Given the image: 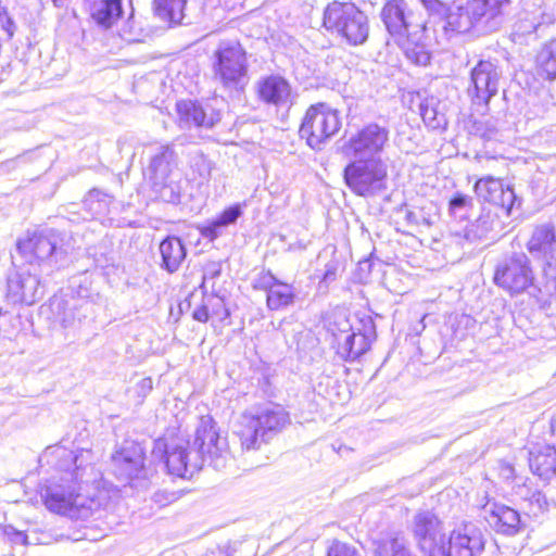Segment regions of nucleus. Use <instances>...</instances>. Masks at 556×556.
<instances>
[{
	"instance_id": "f257e3e1",
	"label": "nucleus",
	"mask_w": 556,
	"mask_h": 556,
	"mask_svg": "<svg viewBox=\"0 0 556 556\" xmlns=\"http://www.w3.org/2000/svg\"><path fill=\"white\" fill-rule=\"evenodd\" d=\"M152 455L163 462L168 472L177 477L192 476L207 463L215 470L226 467L229 457L226 438H222L216 422L203 416L197 427L191 446L181 438H159L153 441Z\"/></svg>"
},
{
	"instance_id": "f03ea898",
	"label": "nucleus",
	"mask_w": 556,
	"mask_h": 556,
	"mask_svg": "<svg viewBox=\"0 0 556 556\" xmlns=\"http://www.w3.org/2000/svg\"><path fill=\"white\" fill-rule=\"evenodd\" d=\"M211 78L217 89L233 98L244 92L249 81V60L236 39L220 40L210 56Z\"/></svg>"
},
{
	"instance_id": "7ed1b4c3",
	"label": "nucleus",
	"mask_w": 556,
	"mask_h": 556,
	"mask_svg": "<svg viewBox=\"0 0 556 556\" xmlns=\"http://www.w3.org/2000/svg\"><path fill=\"white\" fill-rule=\"evenodd\" d=\"M62 233L52 228L27 231L16 242L13 264H23L34 270L50 275L65 260Z\"/></svg>"
},
{
	"instance_id": "20e7f679",
	"label": "nucleus",
	"mask_w": 556,
	"mask_h": 556,
	"mask_svg": "<svg viewBox=\"0 0 556 556\" xmlns=\"http://www.w3.org/2000/svg\"><path fill=\"white\" fill-rule=\"evenodd\" d=\"M290 422L289 413L281 405L270 404L255 414L241 415L236 433L240 438L242 448L258 450Z\"/></svg>"
},
{
	"instance_id": "39448f33",
	"label": "nucleus",
	"mask_w": 556,
	"mask_h": 556,
	"mask_svg": "<svg viewBox=\"0 0 556 556\" xmlns=\"http://www.w3.org/2000/svg\"><path fill=\"white\" fill-rule=\"evenodd\" d=\"M510 0H466L460 1L451 25L457 34L475 31L485 35L496 31L502 24L503 10Z\"/></svg>"
},
{
	"instance_id": "423d86ee",
	"label": "nucleus",
	"mask_w": 556,
	"mask_h": 556,
	"mask_svg": "<svg viewBox=\"0 0 556 556\" xmlns=\"http://www.w3.org/2000/svg\"><path fill=\"white\" fill-rule=\"evenodd\" d=\"M41 497L46 507L55 514L67 516L75 520H88L101 518L100 503L93 498L76 492L72 483H50L41 491Z\"/></svg>"
},
{
	"instance_id": "0eeeda50",
	"label": "nucleus",
	"mask_w": 556,
	"mask_h": 556,
	"mask_svg": "<svg viewBox=\"0 0 556 556\" xmlns=\"http://www.w3.org/2000/svg\"><path fill=\"white\" fill-rule=\"evenodd\" d=\"M143 442L125 440L111 456V469L118 481L135 489H147L154 470L146 465Z\"/></svg>"
},
{
	"instance_id": "6e6552de",
	"label": "nucleus",
	"mask_w": 556,
	"mask_h": 556,
	"mask_svg": "<svg viewBox=\"0 0 556 556\" xmlns=\"http://www.w3.org/2000/svg\"><path fill=\"white\" fill-rule=\"evenodd\" d=\"M323 25L351 46L364 45L369 36L368 16L351 2L329 3L324 11Z\"/></svg>"
},
{
	"instance_id": "1a4fd4ad",
	"label": "nucleus",
	"mask_w": 556,
	"mask_h": 556,
	"mask_svg": "<svg viewBox=\"0 0 556 556\" xmlns=\"http://www.w3.org/2000/svg\"><path fill=\"white\" fill-rule=\"evenodd\" d=\"M388 161L349 159L343 179L355 195L376 198L388 190Z\"/></svg>"
},
{
	"instance_id": "9d476101",
	"label": "nucleus",
	"mask_w": 556,
	"mask_h": 556,
	"mask_svg": "<svg viewBox=\"0 0 556 556\" xmlns=\"http://www.w3.org/2000/svg\"><path fill=\"white\" fill-rule=\"evenodd\" d=\"M176 166L177 154L169 144L156 148L148 166L151 189L156 198L166 203L176 204L180 201L181 186L174 172Z\"/></svg>"
},
{
	"instance_id": "9b49d317",
	"label": "nucleus",
	"mask_w": 556,
	"mask_h": 556,
	"mask_svg": "<svg viewBox=\"0 0 556 556\" xmlns=\"http://www.w3.org/2000/svg\"><path fill=\"white\" fill-rule=\"evenodd\" d=\"M340 128L338 111L327 103L319 102L307 109L299 134L313 150H321Z\"/></svg>"
},
{
	"instance_id": "f8f14e48",
	"label": "nucleus",
	"mask_w": 556,
	"mask_h": 556,
	"mask_svg": "<svg viewBox=\"0 0 556 556\" xmlns=\"http://www.w3.org/2000/svg\"><path fill=\"white\" fill-rule=\"evenodd\" d=\"M389 140L388 127L369 123L348 138L342 146V153L348 159L388 161L382 154Z\"/></svg>"
},
{
	"instance_id": "ddd939ff",
	"label": "nucleus",
	"mask_w": 556,
	"mask_h": 556,
	"mask_svg": "<svg viewBox=\"0 0 556 556\" xmlns=\"http://www.w3.org/2000/svg\"><path fill=\"white\" fill-rule=\"evenodd\" d=\"M534 274L528 255L523 252H514L498 262L494 273L496 286L510 294H519L534 286Z\"/></svg>"
},
{
	"instance_id": "4468645a",
	"label": "nucleus",
	"mask_w": 556,
	"mask_h": 556,
	"mask_svg": "<svg viewBox=\"0 0 556 556\" xmlns=\"http://www.w3.org/2000/svg\"><path fill=\"white\" fill-rule=\"evenodd\" d=\"M527 250L535 260L544 261L543 276L545 289L556 295V230L551 223L534 227L527 242Z\"/></svg>"
},
{
	"instance_id": "2eb2a0df",
	"label": "nucleus",
	"mask_w": 556,
	"mask_h": 556,
	"mask_svg": "<svg viewBox=\"0 0 556 556\" xmlns=\"http://www.w3.org/2000/svg\"><path fill=\"white\" fill-rule=\"evenodd\" d=\"M16 270L9 275L7 281V300L12 304L34 305L46 294L42 281L45 273L34 270L23 264H13Z\"/></svg>"
},
{
	"instance_id": "dca6fc26",
	"label": "nucleus",
	"mask_w": 556,
	"mask_h": 556,
	"mask_svg": "<svg viewBox=\"0 0 556 556\" xmlns=\"http://www.w3.org/2000/svg\"><path fill=\"white\" fill-rule=\"evenodd\" d=\"M501 77L497 61L480 60L470 71L468 92L473 103L488 105L497 94Z\"/></svg>"
},
{
	"instance_id": "f3484780",
	"label": "nucleus",
	"mask_w": 556,
	"mask_h": 556,
	"mask_svg": "<svg viewBox=\"0 0 556 556\" xmlns=\"http://www.w3.org/2000/svg\"><path fill=\"white\" fill-rule=\"evenodd\" d=\"M475 192L480 200L496 206L506 216L514 215L521 206V199L514 189L509 186L505 188L502 180L491 176L480 178L475 184Z\"/></svg>"
},
{
	"instance_id": "a211bd4d",
	"label": "nucleus",
	"mask_w": 556,
	"mask_h": 556,
	"mask_svg": "<svg viewBox=\"0 0 556 556\" xmlns=\"http://www.w3.org/2000/svg\"><path fill=\"white\" fill-rule=\"evenodd\" d=\"M482 510L489 527L498 534L515 536L527 528V522L520 513L505 504L489 500Z\"/></svg>"
},
{
	"instance_id": "6ab92c4d",
	"label": "nucleus",
	"mask_w": 556,
	"mask_h": 556,
	"mask_svg": "<svg viewBox=\"0 0 556 556\" xmlns=\"http://www.w3.org/2000/svg\"><path fill=\"white\" fill-rule=\"evenodd\" d=\"M256 99L276 109L290 108L294 96L289 80L280 74L261 76L254 84Z\"/></svg>"
},
{
	"instance_id": "aec40b11",
	"label": "nucleus",
	"mask_w": 556,
	"mask_h": 556,
	"mask_svg": "<svg viewBox=\"0 0 556 556\" xmlns=\"http://www.w3.org/2000/svg\"><path fill=\"white\" fill-rule=\"evenodd\" d=\"M484 546L482 529L473 522H465L452 531L446 556H479Z\"/></svg>"
},
{
	"instance_id": "412c9836",
	"label": "nucleus",
	"mask_w": 556,
	"mask_h": 556,
	"mask_svg": "<svg viewBox=\"0 0 556 556\" xmlns=\"http://www.w3.org/2000/svg\"><path fill=\"white\" fill-rule=\"evenodd\" d=\"M412 529L418 548L425 554L431 556L442 543L441 522L429 510L420 511L414 516Z\"/></svg>"
},
{
	"instance_id": "4be33fe9",
	"label": "nucleus",
	"mask_w": 556,
	"mask_h": 556,
	"mask_svg": "<svg viewBox=\"0 0 556 556\" xmlns=\"http://www.w3.org/2000/svg\"><path fill=\"white\" fill-rule=\"evenodd\" d=\"M381 21L394 41L404 40L412 26L413 12L404 0H389L380 12Z\"/></svg>"
},
{
	"instance_id": "5701e85b",
	"label": "nucleus",
	"mask_w": 556,
	"mask_h": 556,
	"mask_svg": "<svg viewBox=\"0 0 556 556\" xmlns=\"http://www.w3.org/2000/svg\"><path fill=\"white\" fill-rule=\"evenodd\" d=\"M179 121L186 127L213 128L220 121V112L210 104L181 100L176 104Z\"/></svg>"
},
{
	"instance_id": "b1692460",
	"label": "nucleus",
	"mask_w": 556,
	"mask_h": 556,
	"mask_svg": "<svg viewBox=\"0 0 556 556\" xmlns=\"http://www.w3.org/2000/svg\"><path fill=\"white\" fill-rule=\"evenodd\" d=\"M89 304L84 302L78 305L77 300L67 298L65 295H53L49 300L47 311L49 312L48 318L53 324L67 328L74 325L75 320H80L83 308L87 309Z\"/></svg>"
},
{
	"instance_id": "393cba45",
	"label": "nucleus",
	"mask_w": 556,
	"mask_h": 556,
	"mask_svg": "<svg viewBox=\"0 0 556 556\" xmlns=\"http://www.w3.org/2000/svg\"><path fill=\"white\" fill-rule=\"evenodd\" d=\"M161 268L169 274L176 273L187 256V249L180 238L167 236L159 245Z\"/></svg>"
},
{
	"instance_id": "a878e982",
	"label": "nucleus",
	"mask_w": 556,
	"mask_h": 556,
	"mask_svg": "<svg viewBox=\"0 0 556 556\" xmlns=\"http://www.w3.org/2000/svg\"><path fill=\"white\" fill-rule=\"evenodd\" d=\"M242 214V205L236 203L225 208L215 219L200 226L199 231L203 238L214 241L224 233L227 227L235 225Z\"/></svg>"
},
{
	"instance_id": "bb28decb",
	"label": "nucleus",
	"mask_w": 556,
	"mask_h": 556,
	"mask_svg": "<svg viewBox=\"0 0 556 556\" xmlns=\"http://www.w3.org/2000/svg\"><path fill=\"white\" fill-rule=\"evenodd\" d=\"M502 230V222L497 212L484 210L481 215L466 229L465 238L470 241L493 238Z\"/></svg>"
},
{
	"instance_id": "cd10ccee",
	"label": "nucleus",
	"mask_w": 556,
	"mask_h": 556,
	"mask_svg": "<svg viewBox=\"0 0 556 556\" xmlns=\"http://www.w3.org/2000/svg\"><path fill=\"white\" fill-rule=\"evenodd\" d=\"M122 14V0H96L91 5L92 20L104 29L111 28Z\"/></svg>"
},
{
	"instance_id": "c85d7f7f",
	"label": "nucleus",
	"mask_w": 556,
	"mask_h": 556,
	"mask_svg": "<svg viewBox=\"0 0 556 556\" xmlns=\"http://www.w3.org/2000/svg\"><path fill=\"white\" fill-rule=\"evenodd\" d=\"M530 468L534 475L544 481L556 478V448L545 446L538 453H531Z\"/></svg>"
},
{
	"instance_id": "c756f323",
	"label": "nucleus",
	"mask_w": 556,
	"mask_h": 556,
	"mask_svg": "<svg viewBox=\"0 0 556 556\" xmlns=\"http://www.w3.org/2000/svg\"><path fill=\"white\" fill-rule=\"evenodd\" d=\"M424 8L429 13V16L443 23V30L445 35L451 38L456 33L455 27L451 25L452 14L456 13L459 7V2H454L451 5H446L441 0H422L420 1Z\"/></svg>"
},
{
	"instance_id": "7c9ffc66",
	"label": "nucleus",
	"mask_w": 556,
	"mask_h": 556,
	"mask_svg": "<svg viewBox=\"0 0 556 556\" xmlns=\"http://www.w3.org/2000/svg\"><path fill=\"white\" fill-rule=\"evenodd\" d=\"M296 298L295 288L280 280L266 295V305L270 311H282L292 306Z\"/></svg>"
},
{
	"instance_id": "2f4dec72",
	"label": "nucleus",
	"mask_w": 556,
	"mask_h": 556,
	"mask_svg": "<svg viewBox=\"0 0 556 556\" xmlns=\"http://www.w3.org/2000/svg\"><path fill=\"white\" fill-rule=\"evenodd\" d=\"M518 494L527 505L528 515L538 517L549 510L546 488L544 490L532 489L528 485L519 488Z\"/></svg>"
},
{
	"instance_id": "473e14b6",
	"label": "nucleus",
	"mask_w": 556,
	"mask_h": 556,
	"mask_svg": "<svg viewBox=\"0 0 556 556\" xmlns=\"http://www.w3.org/2000/svg\"><path fill=\"white\" fill-rule=\"evenodd\" d=\"M357 328L345 320L343 327L338 328V332H333L338 343V355L348 362L355 361L354 341Z\"/></svg>"
},
{
	"instance_id": "72a5a7b5",
	"label": "nucleus",
	"mask_w": 556,
	"mask_h": 556,
	"mask_svg": "<svg viewBox=\"0 0 556 556\" xmlns=\"http://www.w3.org/2000/svg\"><path fill=\"white\" fill-rule=\"evenodd\" d=\"M538 73L541 77L556 79V39L545 43L536 55Z\"/></svg>"
},
{
	"instance_id": "f704fd0d",
	"label": "nucleus",
	"mask_w": 556,
	"mask_h": 556,
	"mask_svg": "<svg viewBox=\"0 0 556 556\" xmlns=\"http://www.w3.org/2000/svg\"><path fill=\"white\" fill-rule=\"evenodd\" d=\"M112 197L100 189L90 190L83 201V205L91 216H104L110 212Z\"/></svg>"
},
{
	"instance_id": "c9c22d12",
	"label": "nucleus",
	"mask_w": 556,
	"mask_h": 556,
	"mask_svg": "<svg viewBox=\"0 0 556 556\" xmlns=\"http://www.w3.org/2000/svg\"><path fill=\"white\" fill-rule=\"evenodd\" d=\"M362 328H357L354 341L355 359L365 354L376 334V327L372 318L366 316L359 319Z\"/></svg>"
},
{
	"instance_id": "e433bc0d",
	"label": "nucleus",
	"mask_w": 556,
	"mask_h": 556,
	"mask_svg": "<svg viewBox=\"0 0 556 556\" xmlns=\"http://www.w3.org/2000/svg\"><path fill=\"white\" fill-rule=\"evenodd\" d=\"M187 0H154V9L163 20L181 23Z\"/></svg>"
},
{
	"instance_id": "4c0bfd02",
	"label": "nucleus",
	"mask_w": 556,
	"mask_h": 556,
	"mask_svg": "<svg viewBox=\"0 0 556 556\" xmlns=\"http://www.w3.org/2000/svg\"><path fill=\"white\" fill-rule=\"evenodd\" d=\"M404 51L406 58L416 65H427L430 62V52L421 42H414L409 35L404 40L395 41Z\"/></svg>"
},
{
	"instance_id": "58836bf2",
	"label": "nucleus",
	"mask_w": 556,
	"mask_h": 556,
	"mask_svg": "<svg viewBox=\"0 0 556 556\" xmlns=\"http://www.w3.org/2000/svg\"><path fill=\"white\" fill-rule=\"evenodd\" d=\"M91 276L88 271H83L74 275L68 280V290L71 291V298L75 299H88L91 295Z\"/></svg>"
},
{
	"instance_id": "ea45409f",
	"label": "nucleus",
	"mask_w": 556,
	"mask_h": 556,
	"mask_svg": "<svg viewBox=\"0 0 556 556\" xmlns=\"http://www.w3.org/2000/svg\"><path fill=\"white\" fill-rule=\"evenodd\" d=\"M419 109L421 118L428 127L438 129L446 125L444 114L439 113L434 105V99L421 102Z\"/></svg>"
},
{
	"instance_id": "a19ab883",
	"label": "nucleus",
	"mask_w": 556,
	"mask_h": 556,
	"mask_svg": "<svg viewBox=\"0 0 556 556\" xmlns=\"http://www.w3.org/2000/svg\"><path fill=\"white\" fill-rule=\"evenodd\" d=\"M472 134L486 141L497 140L498 128L496 126V121L491 117L475 121L472 125Z\"/></svg>"
},
{
	"instance_id": "79ce46f5",
	"label": "nucleus",
	"mask_w": 556,
	"mask_h": 556,
	"mask_svg": "<svg viewBox=\"0 0 556 556\" xmlns=\"http://www.w3.org/2000/svg\"><path fill=\"white\" fill-rule=\"evenodd\" d=\"M405 220L410 226H425L430 228L434 224L433 216L425 211L424 207L410 211H405Z\"/></svg>"
},
{
	"instance_id": "37998d69",
	"label": "nucleus",
	"mask_w": 556,
	"mask_h": 556,
	"mask_svg": "<svg viewBox=\"0 0 556 556\" xmlns=\"http://www.w3.org/2000/svg\"><path fill=\"white\" fill-rule=\"evenodd\" d=\"M341 264L338 258L333 257L331 258L326 265L325 270L323 273V276L318 283L319 290H327L329 285H331L333 281L338 278V273L340 270Z\"/></svg>"
},
{
	"instance_id": "c03bdc74",
	"label": "nucleus",
	"mask_w": 556,
	"mask_h": 556,
	"mask_svg": "<svg viewBox=\"0 0 556 556\" xmlns=\"http://www.w3.org/2000/svg\"><path fill=\"white\" fill-rule=\"evenodd\" d=\"M207 305L210 307V314L217 317L219 320H225L230 316L229 309L225 305L224 298L217 294H206Z\"/></svg>"
},
{
	"instance_id": "a18cd8bd",
	"label": "nucleus",
	"mask_w": 556,
	"mask_h": 556,
	"mask_svg": "<svg viewBox=\"0 0 556 556\" xmlns=\"http://www.w3.org/2000/svg\"><path fill=\"white\" fill-rule=\"evenodd\" d=\"M326 556H361L358 549L348 543L333 541L327 549Z\"/></svg>"
},
{
	"instance_id": "49530a36",
	"label": "nucleus",
	"mask_w": 556,
	"mask_h": 556,
	"mask_svg": "<svg viewBox=\"0 0 556 556\" xmlns=\"http://www.w3.org/2000/svg\"><path fill=\"white\" fill-rule=\"evenodd\" d=\"M279 282L280 280L270 270H267L258 275L253 287L254 289L265 291L267 295L274 289V286Z\"/></svg>"
},
{
	"instance_id": "de8ad7c7",
	"label": "nucleus",
	"mask_w": 556,
	"mask_h": 556,
	"mask_svg": "<svg viewBox=\"0 0 556 556\" xmlns=\"http://www.w3.org/2000/svg\"><path fill=\"white\" fill-rule=\"evenodd\" d=\"M471 198L465 194L457 193L450 200L448 210L452 215L455 217H463V213L466 211L467 206L470 204Z\"/></svg>"
},
{
	"instance_id": "09e8293b",
	"label": "nucleus",
	"mask_w": 556,
	"mask_h": 556,
	"mask_svg": "<svg viewBox=\"0 0 556 556\" xmlns=\"http://www.w3.org/2000/svg\"><path fill=\"white\" fill-rule=\"evenodd\" d=\"M0 26L11 39L16 30V24L13 18L9 15L7 7L2 4L0 0Z\"/></svg>"
},
{
	"instance_id": "8fccbe9b",
	"label": "nucleus",
	"mask_w": 556,
	"mask_h": 556,
	"mask_svg": "<svg viewBox=\"0 0 556 556\" xmlns=\"http://www.w3.org/2000/svg\"><path fill=\"white\" fill-rule=\"evenodd\" d=\"M222 274V263L217 261L207 262L203 268V282L201 288H204V283L208 279H217Z\"/></svg>"
},
{
	"instance_id": "3c124183",
	"label": "nucleus",
	"mask_w": 556,
	"mask_h": 556,
	"mask_svg": "<svg viewBox=\"0 0 556 556\" xmlns=\"http://www.w3.org/2000/svg\"><path fill=\"white\" fill-rule=\"evenodd\" d=\"M80 540H93L90 538V535L87 532V527H85V530H76L73 532H62L60 534H56L55 541H72L77 542Z\"/></svg>"
},
{
	"instance_id": "603ef678",
	"label": "nucleus",
	"mask_w": 556,
	"mask_h": 556,
	"mask_svg": "<svg viewBox=\"0 0 556 556\" xmlns=\"http://www.w3.org/2000/svg\"><path fill=\"white\" fill-rule=\"evenodd\" d=\"M210 307L207 305V300L205 294L203 295L202 304L199 305L192 313V317L194 320L200 323H206L210 318Z\"/></svg>"
},
{
	"instance_id": "864d4df0",
	"label": "nucleus",
	"mask_w": 556,
	"mask_h": 556,
	"mask_svg": "<svg viewBox=\"0 0 556 556\" xmlns=\"http://www.w3.org/2000/svg\"><path fill=\"white\" fill-rule=\"evenodd\" d=\"M5 534L14 542L27 545L28 536L25 532L16 530L13 526H7L4 529Z\"/></svg>"
},
{
	"instance_id": "5fc2aeb1",
	"label": "nucleus",
	"mask_w": 556,
	"mask_h": 556,
	"mask_svg": "<svg viewBox=\"0 0 556 556\" xmlns=\"http://www.w3.org/2000/svg\"><path fill=\"white\" fill-rule=\"evenodd\" d=\"M546 495H547V502H548L549 509L552 507L556 508V485L546 486Z\"/></svg>"
},
{
	"instance_id": "6e6d98bb",
	"label": "nucleus",
	"mask_w": 556,
	"mask_h": 556,
	"mask_svg": "<svg viewBox=\"0 0 556 556\" xmlns=\"http://www.w3.org/2000/svg\"><path fill=\"white\" fill-rule=\"evenodd\" d=\"M532 15L531 17V24L533 28H536L541 24V20L544 15V13L540 10V8L535 11H529Z\"/></svg>"
},
{
	"instance_id": "4d7b16f0",
	"label": "nucleus",
	"mask_w": 556,
	"mask_h": 556,
	"mask_svg": "<svg viewBox=\"0 0 556 556\" xmlns=\"http://www.w3.org/2000/svg\"><path fill=\"white\" fill-rule=\"evenodd\" d=\"M96 262H97V265L100 266V267H106L109 265H113V257L111 258H105L104 261H101L100 258H96Z\"/></svg>"
},
{
	"instance_id": "13d9d810",
	"label": "nucleus",
	"mask_w": 556,
	"mask_h": 556,
	"mask_svg": "<svg viewBox=\"0 0 556 556\" xmlns=\"http://www.w3.org/2000/svg\"><path fill=\"white\" fill-rule=\"evenodd\" d=\"M54 7L56 8H65L66 7V0H52Z\"/></svg>"
},
{
	"instance_id": "bf43d9fd",
	"label": "nucleus",
	"mask_w": 556,
	"mask_h": 556,
	"mask_svg": "<svg viewBox=\"0 0 556 556\" xmlns=\"http://www.w3.org/2000/svg\"><path fill=\"white\" fill-rule=\"evenodd\" d=\"M142 382H143V384H144L146 387L151 388V383H152L151 379H149V378H148V379H143V380H142Z\"/></svg>"
},
{
	"instance_id": "052dcab7",
	"label": "nucleus",
	"mask_w": 556,
	"mask_h": 556,
	"mask_svg": "<svg viewBox=\"0 0 556 556\" xmlns=\"http://www.w3.org/2000/svg\"><path fill=\"white\" fill-rule=\"evenodd\" d=\"M70 458H71V460H72L73 463H75V464H76V462H77V456H73V455H72V453H71V454H70Z\"/></svg>"
}]
</instances>
